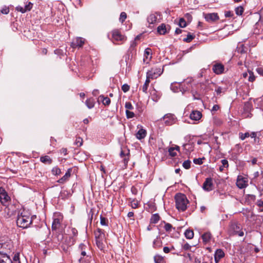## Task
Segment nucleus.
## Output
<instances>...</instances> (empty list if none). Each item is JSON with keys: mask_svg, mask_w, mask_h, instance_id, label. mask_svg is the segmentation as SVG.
<instances>
[{"mask_svg": "<svg viewBox=\"0 0 263 263\" xmlns=\"http://www.w3.org/2000/svg\"><path fill=\"white\" fill-rule=\"evenodd\" d=\"M35 216H30L29 213L24 212L17 216L16 223L18 227L23 229L27 228L32 223L33 218Z\"/></svg>", "mask_w": 263, "mask_h": 263, "instance_id": "1", "label": "nucleus"}, {"mask_svg": "<svg viewBox=\"0 0 263 263\" xmlns=\"http://www.w3.org/2000/svg\"><path fill=\"white\" fill-rule=\"evenodd\" d=\"M176 207L179 211L183 212L186 210L189 201L186 196L182 193H178L175 196Z\"/></svg>", "mask_w": 263, "mask_h": 263, "instance_id": "2", "label": "nucleus"}, {"mask_svg": "<svg viewBox=\"0 0 263 263\" xmlns=\"http://www.w3.org/2000/svg\"><path fill=\"white\" fill-rule=\"evenodd\" d=\"M79 250L81 255V258L79 260L80 263H87L86 262V261H90L92 260L88 245L81 243L79 247Z\"/></svg>", "mask_w": 263, "mask_h": 263, "instance_id": "3", "label": "nucleus"}, {"mask_svg": "<svg viewBox=\"0 0 263 263\" xmlns=\"http://www.w3.org/2000/svg\"><path fill=\"white\" fill-rule=\"evenodd\" d=\"M163 71V69L160 67H153L146 72V76L148 78L153 80L159 77Z\"/></svg>", "mask_w": 263, "mask_h": 263, "instance_id": "4", "label": "nucleus"}, {"mask_svg": "<svg viewBox=\"0 0 263 263\" xmlns=\"http://www.w3.org/2000/svg\"><path fill=\"white\" fill-rule=\"evenodd\" d=\"M112 37L114 42H124L126 40V37L121 34L118 30H114L112 31Z\"/></svg>", "mask_w": 263, "mask_h": 263, "instance_id": "5", "label": "nucleus"}, {"mask_svg": "<svg viewBox=\"0 0 263 263\" xmlns=\"http://www.w3.org/2000/svg\"><path fill=\"white\" fill-rule=\"evenodd\" d=\"M204 18L209 23H212L219 19L217 13H210L204 14Z\"/></svg>", "mask_w": 263, "mask_h": 263, "instance_id": "6", "label": "nucleus"}, {"mask_svg": "<svg viewBox=\"0 0 263 263\" xmlns=\"http://www.w3.org/2000/svg\"><path fill=\"white\" fill-rule=\"evenodd\" d=\"M212 70L216 74H221L224 72V66L220 63H215L213 65Z\"/></svg>", "mask_w": 263, "mask_h": 263, "instance_id": "7", "label": "nucleus"}, {"mask_svg": "<svg viewBox=\"0 0 263 263\" xmlns=\"http://www.w3.org/2000/svg\"><path fill=\"white\" fill-rule=\"evenodd\" d=\"M33 6V4L30 2H27L26 3L25 7H23L21 6H18L16 7L15 9L17 11L21 12L22 13H24L27 11L31 10Z\"/></svg>", "mask_w": 263, "mask_h": 263, "instance_id": "8", "label": "nucleus"}, {"mask_svg": "<svg viewBox=\"0 0 263 263\" xmlns=\"http://www.w3.org/2000/svg\"><path fill=\"white\" fill-rule=\"evenodd\" d=\"M213 180L211 178H206L205 180L204 181L202 188L204 191L209 192L213 189Z\"/></svg>", "mask_w": 263, "mask_h": 263, "instance_id": "9", "label": "nucleus"}, {"mask_svg": "<svg viewBox=\"0 0 263 263\" xmlns=\"http://www.w3.org/2000/svg\"><path fill=\"white\" fill-rule=\"evenodd\" d=\"M9 199L10 197L8 195L6 191L3 187H0V201L2 204L5 205V204Z\"/></svg>", "mask_w": 263, "mask_h": 263, "instance_id": "10", "label": "nucleus"}, {"mask_svg": "<svg viewBox=\"0 0 263 263\" xmlns=\"http://www.w3.org/2000/svg\"><path fill=\"white\" fill-rule=\"evenodd\" d=\"M236 185L239 189H243L247 185L245 178L241 176H238L236 182Z\"/></svg>", "mask_w": 263, "mask_h": 263, "instance_id": "11", "label": "nucleus"}, {"mask_svg": "<svg viewBox=\"0 0 263 263\" xmlns=\"http://www.w3.org/2000/svg\"><path fill=\"white\" fill-rule=\"evenodd\" d=\"M0 263H12V261L6 253L0 251Z\"/></svg>", "mask_w": 263, "mask_h": 263, "instance_id": "12", "label": "nucleus"}, {"mask_svg": "<svg viewBox=\"0 0 263 263\" xmlns=\"http://www.w3.org/2000/svg\"><path fill=\"white\" fill-rule=\"evenodd\" d=\"M85 40L82 37H77L71 43V46L72 48H76L77 47H81L84 44Z\"/></svg>", "mask_w": 263, "mask_h": 263, "instance_id": "13", "label": "nucleus"}, {"mask_svg": "<svg viewBox=\"0 0 263 263\" xmlns=\"http://www.w3.org/2000/svg\"><path fill=\"white\" fill-rule=\"evenodd\" d=\"M224 256V252L221 249H217L214 254V259L216 263H218L220 260Z\"/></svg>", "mask_w": 263, "mask_h": 263, "instance_id": "14", "label": "nucleus"}, {"mask_svg": "<svg viewBox=\"0 0 263 263\" xmlns=\"http://www.w3.org/2000/svg\"><path fill=\"white\" fill-rule=\"evenodd\" d=\"M190 117L191 120L197 121L201 119L202 114L200 111L193 110L191 113Z\"/></svg>", "mask_w": 263, "mask_h": 263, "instance_id": "15", "label": "nucleus"}, {"mask_svg": "<svg viewBox=\"0 0 263 263\" xmlns=\"http://www.w3.org/2000/svg\"><path fill=\"white\" fill-rule=\"evenodd\" d=\"M71 168H69L67 170V171L66 172V173H65V174L64 175V176H63L61 178L59 179L57 182L59 183H61V184H63L65 182H66L69 178L71 176Z\"/></svg>", "mask_w": 263, "mask_h": 263, "instance_id": "16", "label": "nucleus"}, {"mask_svg": "<svg viewBox=\"0 0 263 263\" xmlns=\"http://www.w3.org/2000/svg\"><path fill=\"white\" fill-rule=\"evenodd\" d=\"M62 218L61 217L58 218H54L53 219L52 223V229L53 230H56L60 228L62 221Z\"/></svg>", "mask_w": 263, "mask_h": 263, "instance_id": "17", "label": "nucleus"}, {"mask_svg": "<svg viewBox=\"0 0 263 263\" xmlns=\"http://www.w3.org/2000/svg\"><path fill=\"white\" fill-rule=\"evenodd\" d=\"M194 147V144L193 142H188L183 145V149L185 151L186 154L190 153L191 152L193 151Z\"/></svg>", "mask_w": 263, "mask_h": 263, "instance_id": "18", "label": "nucleus"}, {"mask_svg": "<svg viewBox=\"0 0 263 263\" xmlns=\"http://www.w3.org/2000/svg\"><path fill=\"white\" fill-rule=\"evenodd\" d=\"M152 58V50L149 48L145 49L143 61L148 63Z\"/></svg>", "mask_w": 263, "mask_h": 263, "instance_id": "19", "label": "nucleus"}, {"mask_svg": "<svg viewBox=\"0 0 263 263\" xmlns=\"http://www.w3.org/2000/svg\"><path fill=\"white\" fill-rule=\"evenodd\" d=\"M96 240H105V234L102 230L98 229L97 231L95 232Z\"/></svg>", "mask_w": 263, "mask_h": 263, "instance_id": "20", "label": "nucleus"}, {"mask_svg": "<svg viewBox=\"0 0 263 263\" xmlns=\"http://www.w3.org/2000/svg\"><path fill=\"white\" fill-rule=\"evenodd\" d=\"M212 238V235L211 233L208 232H205L202 235V239L204 244H206L210 242Z\"/></svg>", "mask_w": 263, "mask_h": 263, "instance_id": "21", "label": "nucleus"}, {"mask_svg": "<svg viewBox=\"0 0 263 263\" xmlns=\"http://www.w3.org/2000/svg\"><path fill=\"white\" fill-rule=\"evenodd\" d=\"M146 131L145 129L141 128L138 131L136 136V138L138 139L141 140L145 138V137L146 136Z\"/></svg>", "mask_w": 263, "mask_h": 263, "instance_id": "22", "label": "nucleus"}, {"mask_svg": "<svg viewBox=\"0 0 263 263\" xmlns=\"http://www.w3.org/2000/svg\"><path fill=\"white\" fill-rule=\"evenodd\" d=\"M157 20V16L156 14H151L147 18V21L149 24H155Z\"/></svg>", "mask_w": 263, "mask_h": 263, "instance_id": "23", "label": "nucleus"}, {"mask_svg": "<svg viewBox=\"0 0 263 263\" xmlns=\"http://www.w3.org/2000/svg\"><path fill=\"white\" fill-rule=\"evenodd\" d=\"M95 100L92 98H90L87 99V100L85 102L86 105L89 109L93 108L95 106Z\"/></svg>", "mask_w": 263, "mask_h": 263, "instance_id": "24", "label": "nucleus"}, {"mask_svg": "<svg viewBox=\"0 0 263 263\" xmlns=\"http://www.w3.org/2000/svg\"><path fill=\"white\" fill-rule=\"evenodd\" d=\"M151 80L149 78H148V77L146 76V79L145 80V82L143 85L142 86V90L143 92L147 93V89L149 86V84L151 82Z\"/></svg>", "mask_w": 263, "mask_h": 263, "instance_id": "25", "label": "nucleus"}, {"mask_svg": "<svg viewBox=\"0 0 263 263\" xmlns=\"http://www.w3.org/2000/svg\"><path fill=\"white\" fill-rule=\"evenodd\" d=\"M166 26L164 24H162L157 28V31L160 34H164L166 32Z\"/></svg>", "mask_w": 263, "mask_h": 263, "instance_id": "26", "label": "nucleus"}, {"mask_svg": "<svg viewBox=\"0 0 263 263\" xmlns=\"http://www.w3.org/2000/svg\"><path fill=\"white\" fill-rule=\"evenodd\" d=\"M40 161L44 163L51 164L52 160L49 156L46 155L40 157Z\"/></svg>", "mask_w": 263, "mask_h": 263, "instance_id": "27", "label": "nucleus"}, {"mask_svg": "<svg viewBox=\"0 0 263 263\" xmlns=\"http://www.w3.org/2000/svg\"><path fill=\"white\" fill-rule=\"evenodd\" d=\"M105 240L97 239L96 241V245L98 248L101 251H103L105 248V244L104 243Z\"/></svg>", "mask_w": 263, "mask_h": 263, "instance_id": "28", "label": "nucleus"}, {"mask_svg": "<svg viewBox=\"0 0 263 263\" xmlns=\"http://www.w3.org/2000/svg\"><path fill=\"white\" fill-rule=\"evenodd\" d=\"M184 235L187 239H191L194 237V232L190 229L186 230L184 232Z\"/></svg>", "mask_w": 263, "mask_h": 263, "instance_id": "29", "label": "nucleus"}, {"mask_svg": "<svg viewBox=\"0 0 263 263\" xmlns=\"http://www.w3.org/2000/svg\"><path fill=\"white\" fill-rule=\"evenodd\" d=\"M160 219V216L158 214H155L152 216L151 222L152 223H157Z\"/></svg>", "mask_w": 263, "mask_h": 263, "instance_id": "30", "label": "nucleus"}, {"mask_svg": "<svg viewBox=\"0 0 263 263\" xmlns=\"http://www.w3.org/2000/svg\"><path fill=\"white\" fill-rule=\"evenodd\" d=\"M154 261L155 263H163L164 258L159 255H156L154 256Z\"/></svg>", "mask_w": 263, "mask_h": 263, "instance_id": "31", "label": "nucleus"}, {"mask_svg": "<svg viewBox=\"0 0 263 263\" xmlns=\"http://www.w3.org/2000/svg\"><path fill=\"white\" fill-rule=\"evenodd\" d=\"M100 98L102 99V103L104 105H109L110 103V100L108 97H104L103 96H100Z\"/></svg>", "mask_w": 263, "mask_h": 263, "instance_id": "32", "label": "nucleus"}, {"mask_svg": "<svg viewBox=\"0 0 263 263\" xmlns=\"http://www.w3.org/2000/svg\"><path fill=\"white\" fill-rule=\"evenodd\" d=\"M161 246V242L157 237L153 241V247L155 248H159Z\"/></svg>", "mask_w": 263, "mask_h": 263, "instance_id": "33", "label": "nucleus"}, {"mask_svg": "<svg viewBox=\"0 0 263 263\" xmlns=\"http://www.w3.org/2000/svg\"><path fill=\"white\" fill-rule=\"evenodd\" d=\"M51 173L52 175L57 176L60 175L61 173V171L58 166H55L52 168Z\"/></svg>", "mask_w": 263, "mask_h": 263, "instance_id": "34", "label": "nucleus"}, {"mask_svg": "<svg viewBox=\"0 0 263 263\" xmlns=\"http://www.w3.org/2000/svg\"><path fill=\"white\" fill-rule=\"evenodd\" d=\"M13 260L12 263H21L19 253H16L14 254Z\"/></svg>", "mask_w": 263, "mask_h": 263, "instance_id": "35", "label": "nucleus"}, {"mask_svg": "<svg viewBox=\"0 0 263 263\" xmlns=\"http://www.w3.org/2000/svg\"><path fill=\"white\" fill-rule=\"evenodd\" d=\"M139 202L136 199H133L130 202V206L132 208L136 209L138 207Z\"/></svg>", "mask_w": 263, "mask_h": 263, "instance_id": "36", "label": "nucleus"}, {"mask_svg": "<svg viewBox=\"0 0 263 263\" xmlns=\"http://www.w3.org/2000/svg\"><path fill=\"white\" fill-rule=\"evenodd\" d=\"M235 13L238 15H241L243 12L244 9L242 6H239L235 8Z\"/></svg>", "mask_w": 263, "mask_h": 263, "instance_id": "37", "label": "nucleus"}, {"mask_svg": "<svg viewBox=\"0 0 263 263\" xmlns=\"http://www.w3.org/2000/svg\"><path fill=\"white\" fill-rule=\"evenodd\" d=\"M194 35L191 34V33H189L187 35V37L183 39V41L187 43H190L194 38Z\"/></svg>", "mask_w": 263, "mask_h": 263, "instance_id": "38", "label": "nucleus"}, {"mask_svg": "<svg viewBox=\"0 0 263 263\" xmlns=\"http://www.w3.org/2000/svg\"><path fill=\"white\" fill-rule=\"evenodd\" d=\"M248 80L249 81L251 82H253L255 80V76L254 75L253 73L251 71H249V77Z\"/></svg>", "mask_w": 263, "mask_h": 263, "instance_id": "39", "label": "nucleus"}, {"mask_svg": "<svg viewBox=\"0 0 263 263\" xmlns=\"http://www.w3.org/2000/svg\"><path fill=\"white\" fill-rule=\"evenodd\" d=\"M183 167L185 169H189L191 167V161L189 160L184 161L182 164Z\"/></svg>", "mask_w": 263, "mask_h": 263, "instance_id": "40", "label": "nucleus"}, {"mask_svg": "<svg viewBox=\"0 0 263 263\" xmlns=\"http://www.w3.org/2000/svg\"><path fill=\"white\" fill-rule=\"evenodd\" d=\"M179 26L181 28H184L186 26V23L183 18H181L179 20Z\"/></svg>", "mask_w": 263, "mask_h": 263, "instance_id": "41", "label": "nucleus"}, {"mask_svg": "<svg viewBox=\"0 0 263 263\" xmlns=\"http://www.w3.org/2000/svg\"><path fill=\"white\" fill-rule=\"evenodd\" d=\"M168 152L169 153V155L171 157H175L177 155V153L175 152L174 147H171L168 148Z\"/></svg>", "mask_w": 263, "mask_h": 263, "instance_id": "42", "label": "nucleus"}, {"mask_svg": "<svg viewBox=\"0 0 263 263\" xmlns=\"http://www.w3.org/2000/svg\"><path fill=\"white\" fill-rule=\"evenodd\" d=\"M126 14L124 12H122L120 14L119 20L121 23H123L126 18Z\"/></svg>", "mask_w": 263, "mask_h": 263, "instance_id": "43", "label": "nucleus"}, {"mask_svg": "<svg viewBox=\"0 0 263 263\" xmlns=\"http://www.w3.org/2000/svg\"><path fill=\"white\" fill-rule=\"evenodd\" d=\"M125 113L127 119L132 118L135 117V114L129 110H126Z\"/></svg>", "mask_w": 263, "mask_h": 263, "instance_id": "44", "label": "nucleus"}, {"mask_svg": "<svg viewBox=\"0 0 263 263\" xmlns=\"http://www.w3.org/2000/svg\"><path fill=\"white\" fill-rule=\"evenodd\" d=\"M250 137V134L248 132L245 133V134L243 133H240L239 134V137L241 139V140H243L246 138H248Z\"/></svg>", "mask_w": 263, "mask_h": 263, "instance_id": "45", "label": "nucleus"}, {"mask_svg": "<svg viewBox=\"0 0 263 263\" xmlns=\"http://www.w3.org/2000/svg\"><path fill=\"white\" fill-rule=\"evenodd\" d=\"M125 107L126 108V110H132L134 109V107L132 103L129 102H127L125 103Z\"/></svg>", "mask_w": 263, "mask_h": 263, "instance_id": "46", "label": "nucleus"}, {"mask_svg": "<svg viewBox=\"0 0 263 263\" xmlns=\"http://www.w3.org/2000/svg\"><path fill=\"white\" fill-rule=\"evenodd\" d=\"M100 223L102 226H107V220L106 218L101 216Z\"/></svg>", "mask_w": 263, "mask_h": 263, "instance_id": "47", "label": "nucleus"}, {"mask_svg": "<svg viewBox=\"0 0 263 263\" xmlns=\"http://www.w3.org/2000/svg\"><path fill=\"white\" fill-rule=\"evenodd\" d=\"M75 143L78 146H81L83 144L82 139L80 137L77 138L76 140Z\"/></svg>", "mask_w": 263, "mask_h": 263, "instance_id": "48", "label": "nucleus"}, {"mask_svg": "<svg viewBox=\"0 0 263 263\" xmlns=\"http://www.w3.org/2000/svg\"><path fill=\"white\" fill-rule=\"evenodd\" d=\"M172 228L173 227L170 223H166L164 225V229L166 232H170Z\"/></svg>", "mask_w": 263, "mask_h": 263, "instance_id": "49", "label": "nucleus"}, {"mask_svg": "<svg viewBox=\"0 0 263 263\" xmlns=\"http://www.w3.org/2000/svg\"><path fill=\"white\" fill-rule=\"evenodd\" d=\"M1 12L4 14H7L9 12V8L8 7H4L1 10Z\"/></svg>", "mask_w": 263, "mask_h": 263, "instance_id": "50", "label": "nucleus"}, {"mask_svg": "<svg viewBox=\"0 0 263 263\" xmlns=\"http://www.w3.org/2000/svg\"><path fill=\"white\" fill-rule=\"evenodd\" d=\"M122 90L123 92H126L129 90V86L127 84H124L122 86Z\"/></svg>", "mask_w": 263, "mask_h": 263, "instance_id": "51", "label": "nucleus"}, {"mask_svg": "<svg viewBox=\"0 0 263 263\" xmlns=\"http://www.w3.org/2000/svg\"><path fill=\"white\" fill-rule=\"evenodd\" d=\"M182 249L185 251L189 250L191 249L192 246L190 245L188 243H185L182 246Z\"/></svg>", "mask_w": 263, "mask_h": 263, "instance_id": "52", "label": "nucleus"}, {"mask_svg": "<svg viewBox=\"0 0 263 263\" xmlns=\"http://www.w3.org/2000/svg\"><path fill=\"white\" fill-rule=\"evenodd\" d=\"M193 162L196 164L200 165L202 164V159L201 158H195L193 160Z\"/></svg>", "mask_w": 263, "mask_h": 263, "instance_id": "53", "label": "nucleus"}, {"mask_svg": "<svg viewBox=\"0 0 263 263\" xmlns=\"http://www.w3.org/2000/svg\"><path fill=\"white\" fill-rule=\"evenodd\" d=\"M221 162L222 163V166H223L224 167H226V168L228 167L229 163H228V161L227 160L222 159V160H221Z\"/></svg>", "mask_w": 263, "mask_h": 263, "instance_id": "54", "label": "nucleus"}, {"mask_svg": "<svg viewBox=\"0 0 263 263\" xmlns=\"http://www.w3.org/2000/svg\"><path fill=\"white\" fill-rule=\"evenodd\" d=\"M256 71L260 76L263 77V67L257 68Z\"/></svg>", "mask_w": 263, "mask_h": 263, "instance_id": "55", "label": "nucleus"}, {"mask_svg": "<svg viewBox=\"0 0 263 263\" xmlns=\"http://www.w3.org/2000/svg\"><path fill=\"white\" fill-rule=\"evenodd\" d=\"M215 91L217 95H220L222 92H223V89L221 87H218L216 89Z\"/></svg>", "mask_w": 263, "mask_h": 263, "instance_id": "56", "label": "nucleus"}, {"mask_svg": "<svg viewBox=\"0 0 263 263\" xmlns=\"http://www.w3.org/2000/svg\"><path fill=\"white\" fill-rule=\"evenodd\" d=\"M182 256L184 257L188 258L190 260V261H192V257L191 256V254H190V253H184V254L182 255Z\"/></svg>", "mask_w": 263, "mask_h": 263, "instance_id": "57", "label": "nucleus"}, {"mask_svg": "<svg viewBox=\"0 0 263 263\" xmlns=\"http://www.w3.org/2000/svg\"><path fill=\"white\" fill-rule=\"evenodd\" d=\"M193 136L191 135H187L184 137V139L185 141H187L188 142H191L190 141L193 138Z\"/></svg>", "mask_w": 263, "mask_h": 263, "instance_id": "58", "label": "nucleus"}, {"mask_svg": "<svg viewBox=\"0 0 263 263\" xmlns=\"http://www.w3.org/2000/svg\"><path fill=\"white\" fill-rule=\"evenodd\" d=\"M219 109V106L218 105H214L212 109V111H216Z\"/></svg>", "mask_w": 263, "mask_h": 263, "instance_id": "59", "label": "nucleus"}, {"mask_svg": "<svg viewBox=\"0 0 263 263\" xmlns=\"http://www.w3.org/2000/svg\"><path fill=\"white\" fill-rule=\"evenodd\" d=\"M163 252L165 253H168L170 252L171 249L167 247H164L163 248Z\"/></svg>", "mask_w": 263, "mask_h": 263, "instance_id": "60", "label": "nucleus"}, {"mask_svg": "<svg viewBox=\"0 0 263 263\" xmlns=\"http://www.w3.org/2000/svg\"><path fill=\"white\" fill-rule=\"evenodd\" d=\"M71 232L73 236H76L78 234V231L75 228L71 229Z\"/></svg>", "mask_w": 263, "mask_h": 263, "instance_id": "61", "label": "nucleus"}, {"mask_svg": "<svg viewBox=\"0 0 263 263\" xmlns=\"http://www.w3.org/2000/svg\"><path fill=\"white\" fill-rule=\"evenodd\" d=\"M191 81H191V80H190L187 82V86H186V88H184V89L183 88V91H187V90H189V89L190 87L189 83H190L191 82Z\"/></svg>", "mask_w": 263, "mask_h": 263, "instance_id": "62", "label": "nucleus"}, {"mask_svg": "<svg viewBox=\"0 0 263 263\" xmlns=\"http://www.w3.org/2000/svg\"><path fill=\"white\" fill-rule=\"evenodd\" d=\"M250 136L252 138H255L256 137H257V134L255 132H252L250 134Z\"/></svg>", "mask_w": 263, "mask_h": 263, "instance_id": "63", "label": "nucleus"}, {"mask_svg": "<svg viewBox=\"0 0 263 263\" xmlns=\"http://www.w3.org/2000/svg\"><path fill=\"white\" fill-rule=\"evenodd\" d=\"M225 16L227 17H231L232 16V13L231 11H227L225 13Z\"/></svg>", "mask_w": 263, "mask_h": 263, "instance_id": "64", "label": "nucleus"}]
</instances>
